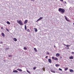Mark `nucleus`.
Listing matches in <instances>:
<instances>
[{
  "label": "nucleus",
  "mask_w": 74,
  "mask_h": 74,
  "mask_svg": "<svg viewBox=\"0 0 74 74\" xmlns=\"http://www.w3.org/2000/svg\"><path fill=\"white\" fill-rule=\"evenodd\" d=\"M72 53H73V54H74V52H72Z\"/></svg>",
  "instance_id": "obj_37"
},
{
  "label": "nucleus",
  "mask_w": 74,
  "mask_h": 74,
  "mask_svg": "<svg viewBox=\"0 0 74 74\" xmlns=\"http://www.w3.org/2000/svg\"><path fill=\"white\" fill-rule=\"evenodd\" d=\"M13 40L14 41H17V39L15 38H14Z\"/></svg>",
  "instance_id": "obj_11"
},
{
  "label": "nucleus",
  "mask_w": 74,
  "mask_h": 74,
  "mask_svg": "<svg viewBox=\"0 0 74 74\" xmlns=\"http://www.w3.org/2000/svg\"><path fill=\"white\" fill-rule=\"evenodd\" d=\"M3 42H2V41H1L0 42V44H3Z\"/></svg>",
  "instance_id": "obj_30"
},
{
  "label": "nucleus",
  "mask_w": 74,
  "mask_h": 74,
  "mask_svg": "<svg viewBox=\"0 0 74 74\" xmlns=\"http://www.w3.org/2000/svg\"><path fill=\"white\" fill-rule=\"evenodd\" d=\"M68 49H69V47H68Z\"/></svg>",
  "instance_id": "obj_41"
},
{
  "label": "nucleus",
  "mask_w": 74,
  "mask_h": 74,
  "mask_svg": "<svg viewBox=\"0 0 74 74\" xmlns=\"http://www.w3.org/2000/svg\"><path fill=\"white\" fill-rule=\"evenodd\" d=\"M56 57L59 56H60V54H59V53H57L56 54Z\"/></svg>",
  "instance_id": "obj_8"
},
{
  "label": "nucleus",
  "mask_w": 74,
  "mask_h": 74,
  "mask_svg": "<svg viewBox=\"0 0 74 74\" xmlns=\"http://www.w3.org/2000/svg\"><path fill=\"white\" fill-rule=\"evenodd\" d=\"M68 69H69V68H66L64 69V70L65 71H67V70H68Z\"/></svg>",
  "instance_id": "obj_17"
},
{
  "label": "nucleus",
  "mask_w": 74,
  "mask_h": 74,
  "mask_svg": "<svg viewBox=\"0 0 74 74\" xmlns=\"http://www.w3.org/2000/svg\"><path fill=\"white\" fill-rule=\"evenodd\" d=\"M42 70H43V71H45V69L43 68L42 69Z\"/></svg>",
  "instance_id": "obj_27"
},
{
  "label": "nucleus",
  "mask_w": 74,
  "mask_h": 74,
  "mask_svg": "<svg viewBox=\"0 0 74 74\" xmlns=\"http://www.w3.org/2000/svg\"><path fill=\"white\" fill-rule=\"evenodd\" d=\"M52 59L55 60H58V58L56 57H52Z\"/></svg>",
  "instance_id": "obj_3"
},
{
  "label": "nucleus",
  "mask_w": 74,
  "mask_h": 74,
  "mask_svg": "<svg viewBox=\"0 0 74 74\" xmlns=\"http://www.w3.org/2000/svg\"><path fill=\"white\" fill-rule=\"evenodd\" d=\"M43 17H40L36 22H38L39 21H40V20H41V19H43Z\"/></svg>",
  "instance_id": "obj_4"
},
{
  "label": "nucleus",
  "mask_w": 74,
  "mask_h": 74,
  "mask_svg": "<svg viewBox=\"0 0 74 74\" xmlns=\"http://www.w3.org/2000/svg\"><path fill=\"white\" fill-rule=\"evenodd\" d=\"M27 31L28 32H30V30L29 29H27Z\"/></svg>",
  "instance_id": "obj_24"
},
{
  "label": "nucleus",
  "mask_w": 74,
  "mask_h": 74,
  "mask_svg": "<svg viewBox=\"0 0 74 74\" xmlns=\"http://www.w3.org/2000/svg\"><path fill=\"white\" fill-rule=\"evenodd\" d=\"M54 47L55 48V47H56V46L55 45H54Z\"/></svg>",
  "instance_id": "obj_40"
},
{
  "label": "nucleus",
  "mask_w": 74,
  "mask_h": 74,
  "mask_svg": "<svg viewBox=\"0 0 74 74\" xmlns=\"http://www.w3.org/2000/svg\"><path fill=\"white\" fill-rule=\"evenodd\" d=\"M69 59H73V56H71L69 57Z\"/></svg>",
  "instance_id": "obj_13"
},
{
  "label": "nucleus",
  "mask_w": 74,
  "mask_h": 74,
  "mask_svg": "<svg viewBox=\"0 0 74 74\" xmlns=\"http://www.w3.org/2000/svg\"><path fill=\"white\" fill-rule=\"evenodd\" d=\"M69 71H70L71 73H73V72H74V70H73V69H71Z\"/></svg>",
  "instance_id": "obj_7"
},
{
  "label": "nucleus",
  "mask_w": 74,
  "mask_h": 74,
  "mask_svg": "<svg viewBox=\"0 0 74 74\" xmlns=\"http://www.w3.org/2000/svg\"><path fill=\"white\" fill-rule=\"evenodd\" d=\"M62 57H60V58L61 59H62Z\"/></svg>",
  "instance_id": "obj_39"
},
{
  "label": "nucleus",
  "mask_w": 74,
  "mask_h": 74,
  "mask_svg": "<svg viewBox=\"0 0 74 74\" xmlns=\"http://www.w3.org/2000/svg\"><path fill=\"white\" fill-rule=\"evenodd\" d=\"M64 45H65V46H66V47H70V45H65V44H63Z\"/></svg>",
  "instance_id": "obj_16"
},
{
  "label": "nucleus",
  "mask_w": 74,
  "mask_h": 74,
  "mask_svg": "<svg viewBox=\"0 0 74 74\" xmlns=\"http://www.w3.org/2000/svg\"><path fill=\"white\" fill-rule=\"evenodd\" d=\"M6 23H7V24H8V25H10L11 24L10 23L9 21H7L6 22Z\"/></svg>",
  "instance_id": "obj_18"
},
{
  "label": "nucleus",
  "mask_w": 74,
  "mask_h": 74,
  "mask_svg": "<svg viewBox=\"0 0 74 74\" xmlns=\"http://www.w3.org/2000/svg\"><path fill=\"white\" fill-rule=\"evenodd\" d=\"M8 56L9 57H12V55H10L9 56Z\"/></svg>",
  "instance_id": "obj_31"
},
{
  "label": "nucleus",
  "mask_w": 74,
  "mask_h": 74,
  "mask_svg": "<svg viewBox=\"0 0 74 74\" xmlns=\"http://www.w3.org/2000/svg\"><path fill=\"white\" fill-rule=\"evenodd\" d=\"M36 67H34L33 68L34 70H36Z\"/></svg>",
  "instance_id": "obj_29"
},
{
  "label": "nucleus",
  "mask_w": 74,
  "mask_h": 74,
  "mask_svg": "<svg viewBox=\"0 0 74 74\" xmlns=\"http://www.w3.org/2000/svg\"><path fill=\"white\" fill-rule=\"evenodd\" d=\"M0 46H1V45H0Z\"/></svg>",
  "instance_id": "obj_42"
},
{
  "label": "nucleus",
  "mask_w": 74,
  "mask_h": 74,
  "mask_svg": "<svg viewBox=\"0 0 74 74\" xmlns=\"http://www.w3.org/2000/svg\"><path fill=\"white\" fill-rule=\"evenodd\" d=\"M1 35L3 37H4L5 36V35H4V34L3 33H1Z\"/></svg>",
  "instance_id": "obj_14"
},
{
  "label": "nucleus",
  "mask_w": 74,
  "mask_h": 74,
  "mask_svg": "<svg viewBox=\"0 0 74 74\" xmlns=\"http://www.w3.org/2000/svg\"><path fill=\"white\" fill-rule=\"evenodd\" d=\"M24 49H25V50H26L27 49V48L26 47H24L23 48Z\"/></svg>",
  "instance_id": "obj_25"
},
{
  "label": "nucleus",
  "mask_w": 74,
  "mask_h": 74,
  "mask_svg": "<svg viewBox=\"0 0 74 74\" xmlns=\"http://www.w3.org/2000/svg\"><path fill=\"white\" fill-rule=\"evenodd\" d=\"M6 30L7 31V32H9V30H8V29L7 28H6Z\"/></svg>",
  "instance_id": "obj_26"
},
{
  "label": "nucleus",
  "mask_w": 74,
  "mask_h": 74,
  "mask_svg": "<svg viewBox=\"0 0 74 74\" xmlns=\"http://www.w3.org/2000/svg\"><path fill=\"white\" fill-rule=\"evenodd\" d=\"M35 29V31L36 32H37L38 30H37V28H34Z\"/></svg>",
  "instance_id": "obj_19"
},
{
  "label": "nucleus",
  "mask_w": 74,
  "mask_h": 74,
  "mask_svg": "<svg viewBox=\"0 0 74 74\" xmlns=\"http://www.w3.org/2000/svg\"><path fill=\"white\" fill-rule=\"evenodd\" d=\"M3 27H1V29H3Z\"/></svg>",
  "instance_id": "obj_38"
},
{
  "label": "nucleus",
  "mask_w": 74,
  "mask_h": 74,
  "mask_svg": "<svg viewBox=\"0 0 74 74\" xmlns=\"http://www.w3.org/2000/svg\"><path fill=\"white\" fill-rule=\"evenodd\" d=\"M48 57V56H46L45 57V58H47Z\"/></svg>",
  "instance_id": "obj_36"
},
{
  "label": "nucleus",
  "mask_w": 74,
  "mask_h": 74,
  "mask_svg": "<svg viewBox=\"0 0 74 74\" xmlns=\"http://www.w3.org/2000/svg\"><path fill=\"white\" fill-rule=\"evenodd\" d=\"M64 3L65 4H66V1H64Z\"/></svg>",
  "instance_id": "obj_34"
},
{
  "label": "nucleus",
  "mask_w": 74,
  "mask_h": 74,
  "mask_svg": "<svg viewBox=\"0 0 74 74\" xmlns=\"http://www.w3.org/2000/svg\"><path fill=\"white\" fill-rule=\"evenodd\" d=\"M17 22L18 23V24H19L21 26L22 25H23V23L22 22V21H21V20H17Z\"/></svg>",
  "instance_id": "obj_1"
},
{
  "label": "nucleus",
  "mask_w": 74,
  "mask_h": 74,
  "mask_svg": "<svg viewBox=\"0 0 74 74\" xmlns=\"http://www.w3.org/2000/svg\"><path fill=\"white\" fill-rule=\"evenodd\" d=\"M17 70H18V71H22V70L19 69H17Z\"/></svg>",
  "instance_id": "obj_10"
},
{
  "label": "nucleus",
  "mask_w": 74,
  "mask_h": 74,
  "mask_svg": "<svg viewBox=\"0 0 74 74\" xmlns=\"http://www.w3.org/2000/svg\"><path fill=\"white\" fill-rule=\"evenodd\" d=\"M60 1H63V0H60Z\"/></svg>",
  "instance_id": "obj_32"
},
{
  "label": "nucleus",
  "mask_w": 74,
  "mask_h": 74,
  "mask_svg": "<svg viewBox=\"0 0 74 74\" xmlns=\"http://www.w3.org/2000/svg\"><path fill=\"white\" fill-rule=\"evenodd\" d=\"M27 73H29V74H30V71H29L27 70Z\"/></svg>",
  "instance_id": "obj_22"
},
{
  "label": "nucleus",
  "mask_w": 74,
  "mask_h": 74,
  "mask_svg": "<svg viewBox=\"0 0 74 74\" xmlns=\"http://www.w3.org/2000/svg\"><path fill=\"white\" fill-rule=\"evenodd\" d=\"M58 11L59 12H61V13H64L65 12V10L63 8H59Z\"/></svg>",
  "instance_id": "obj_2"
},
{
  "label": "nucleus",
  "mask_w": 74,
  "mask_h": 74,
  "mask_svg": "<svg viewBox=\"0 0 74 74\" xmlns=\"http://www.w3.org/2000/svg\"><path fill=\"white\" fill-rule=\"evenodd\" d=\"M13 73H18V71L16 70H14L13 71Z\"/></svg>",
  "instance_id": "obj_12"
},
{
  "label": "nucleus",
  "mask_w": 74,
  "mask_h": 74,
  "mask_svg": "<svg viewBox=\"0 0 74 74\" xmlns=\"http://www.w3.org/2000/svg\"><path fill=\"white\" fill-rule=\"evenodd\" d=\"M51 71L52 73H55V71H53L52 70H51Z\"/></svg>",
  "instance_id": "obj_20"
},
{
  "label": "nucleus",
  "mask_w": 74,
  "mask_h": 74,
  "mask_svg": "<svg viewBox=\"0 0 74 74\" xmlns=\"http://www.w3.org/2000/svg\"><path fill=\"white\" fill-rule=\"evenodd\" d=\"M65 18V19L66 21H67L68 22H69V20L67 19V17L66 16H64Z\"/></svg>",
  "instance_id": "obj_5"
},
{
  "label": "nucleus",
  "mask_w": 74,
  "mask_h": 74,
  "mask_svg": "<svg viewBox=\"0 0 74 74\" xmlns=\"http://www.w3.org/2000/svg\"><path fill=\"white\" fill-rule=\"evenodd\" d=\"M34 50L35 51L37 52V50H36V48H34Z\"/></svg>",
  "instance_id": "obj_21"
},
{
  "label": "nucleus",
  "mask_w": 74,
  "mask_h": 74,
  "mask_svg": "<svg viewBox=\"0 0 74 74\" xmlns=\"http://www.w3.org/2000/svg\"><path fill=\"white\" fill-rule=\"evenodd\" d=\"M31 1H35V0H31Z\"/></svg>",
  "instance_id": "obj_33"
},
{
  "label": "nucleus",
  "mask_w": 74,
  "mask_h": 74,
  "mask_svg": "<svg viewBox=\"0 0 74 74\" xmlns=\"http://www.w3.org/2000/svg\"><path fill=\"white\" fill-rule=\"evenodd\" d=\"M55 66L57 67H59V66H60V65L58 64H56Z\"/></svg>",
  "instance_id": "obj_15"
},
{
  "label": "nucleus",
  "mask_w": 74,
  "mask_h": 74,
  "mask_svg": "<svg viewBox=\"0 0 74 74\" xmlns=\"http://www.w3.org/2000/svg\"><path fill=\"white\" fill-rule=\"evenodd\" d=\"M27 28V27H26V25H25V30H26V29Z\"/></svg>",
  "instance_id": "obj_23"
},
{
  "label": "nucleus",
  "mask_w": 74,
  "mask_h": 74,
  "mask_svg": "<svg viewBox=\"0 0 74 74\" xmlns=\"http://www.w3.org/2000/svg\"><path fill=\"white\" fill-rule=\"evenodd\" d=\"M47 54H48V55H49V53H48V52H47Z\"/></svg>",
  "instance_id": "obj_35"
},
{
  "label": "nucleus",
  "mask_w": 74,
  "mask_h": 74,
  "mask_svg": "<svg viewBox=\"0 0 74 74\" xmlns=\"http://www.w3.org/2000/svg\"><path fill=\"white\" fill-rule=\"evenodd\" d=\"M48 62H49V63H51L52 62V60L50 59H49L48 60Z\"/></svg>",
  "instance_id": "obj_9"
},
{
  "label": "nucleus",
  "mask_w": 74,
  "mask_h": 74,
  "mask_svg": "<svg viewBox=\"0 0 74 74\" xmlns=\"http://www.w3.org/2000/svg\"><path fill=\"white\" fill-rule=\"evenodd\" d=\"M28 22V20H26L24 22V24H26V23H27V22Z\"/></svg>",
  "instance_id": "obj_6"
},
{
  "label": "nucleus",
  "mask_w": 74,
  "mask_h": 74,
  "mask_svg": "<svg viewBox=\"0 0 74 74\" xmlns=\"http://www.w3.org/2000/svg\"><path fill=\"white\" fill-rule=\"evenodd\" d=\"M59 70H60V71H62V69L60 68H59Z\"/></svg>",
  "instance_id": "obj_28"
}]
</instances>
